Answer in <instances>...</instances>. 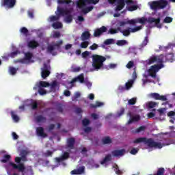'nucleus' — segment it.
I'll return each mask as SVG.
<instances>
[{"mask_svg": "<svg viewBox=\"0 0 175 175\" xmlns=\"http://www.w3.org/2000/svg\"><path fill=\"white\" fill-rule=\"evenodd\" d=\"M91 38V33H90V31H85L81 35V40L83 41L88 40Z\"/></svg>", "mask_w": 175, "mask_h": 175, "instance_id": "obj_26", "label": "nucleus"}, {"mask_svg": "<svg viewBox=\"0 0 175 175\" xmlns=\"http://www.w3.org/2000/svg\"><path fill=\"white\" fill-rule=\"evenodd\" d=\"M11 116L15 122H18V121H20V118H18V116L16 115L13 111H11Z\"/></svg>", "mask_w": 175, "mask_h": 175, "instance_id": "obj_41", "label": "nucleus"}, {"mask_svg": "<svg viewBox=\"0 0 175 175\" xmlns=\"http://www.w3.org/2000/svg\"><path fill=\"white\" fill-rule=\"evenodd\" d=\"M125 113V108L122 107L120 108V111L117 112L118 117H121V116H124Z\"/></svg>", "mask_w": 175, "mask_h": 175, "instance_id": "obj_49", "label": "nucleus"}, {"mask_svg": "<svg viewBox=\"0 0 175 175\" xmlns=\"http://www.w3.org/2000/svg\"><path fill=\"white\" fill-rule=\"evenodd\" d=\"M36 133L40 137H47V135L44 132V129L43 127H37Z\"/></svg>", "mask_w": 175, "mask_h": 175, "instance_id": "obj_19", "label": "nucleus"}, {"mask_svg": "<svg viewBox=\"0 0 175 175\" xmlns=\"http://www.w3.org/2000/svg\"><path fill=\"white\" fill-rule=\"evenodd\" d=\"M120 32L121 33H122L123 36H129V35H131V29H124V30H121L120 29Z\"/></svg>", "mask_w": 175, "mask_h": 175, "instance_id": "obj_37", "label": "nucleus"}, {"mask_svg": "<svg viewBox=\"0 0 175 175\" xmlns=\"http://www.w3.org/2000/svg\"><path fill=\"white\" fill-rule=\"evenodd\" d=\"M114 44V39L113 38H109L105 40L104 44L106 46H109V44Z\"/></svg>", "mask_w": 175, "mask_h": 175, "instance_id": "obj_45", "label": "nucleus"}, {"mask_svg": "<svg viewBox=\"0 0 175 175\" xmlns=\"http://www.w3.org/2000/svg\"><path fill=\"white\" fill-rule=\"evenodd\" d=\"M170 144H173L172 140L167 138H162L159 142H154V148L161 150V148H163L166 146H170Z\"/></svg>", "mask_w": 175, "mask_h": 175, "instance_id": "obj_5", "label": "nucleus"}, {"mask_svg": "<svg viewBox=\"0 0 175 175\" xmlns=\"http://www.w3.org/2000/svg\"><path fill=\"white\" fill-rule=\"evenodd\" d=\"M81 95V94H80V92H76L75 93L74 96L72 97V100L73 102H77V99H79V98H80Z\"/></svg>", "mask_w": 175, "mask_h": 175, "instance_id": "obj_39", "label": "nucleus"}, {"mask_svg": "<svg viewBox=\"0 0 175 175\" xmlns=\"http://www.w3.org/2000/svg\"><path fill=\"white\" fill-rule=\"evenodd\" d=\"M67 10L68 12H70V13L68 14H65V16H67L64 18V21L69 24L72 21H73V16H72V15L70 14L72 13V11L70 10H68V9H67Z\"/></svg>", "mask_w": 175, "mask_h": 175, "instance_id": "obj_24", "label": "nucleus"}, {"mask_svg": "<svg viewBox=\"0 0 175 175\" xmlns=\"http://www.w3.org/2000/svg\"><path fill=\"white\" fill-rule=\"evenodd\" d=\"M92 2H94V0H79L77 2V6L83 10L87 5H90Z\"/></svg>", "mask_w": 175, "mask_h": 175, "instance_id": "obj_13", "label": "nucleus"}, {"mask_svg": "<svg viewBox=\"0 0 175 175\" xmlns=\"http://www.w3.org/2000/svg\"><path fill=\"white\" fill-rule=\"evenodd\" d=\"M70 12L68 8H64L62 7L57 6V11L55 12L56 16H50L51 21H58L61 16L65 17V14H69Z\"/></svg>", "mask_w": 175, "mask_h": 175, "instance_id": "obj_4", "label": "nucleus"}, {"mask_svg": "<svg viewBox=\"0 0 175 175\" xmlns=\"http://www.w3.org/2000/svg\"><path fill=\"white\" fill-rule=\"evenodd\" d=\"M27 46L29 49H36V47H39V42L34 40H30L28 42Z\"/></svg>", "mask_w": 175, "mask_h": 175, "instance_id": "obj_22", "label": "nucleus"}, {"mask_svg": "<svg viewBox=\"0 0 175 175\" xmlns=\"http://www.w3.org/2000/svg\"><path fill=\"white\" fill-rule=\"evenodd\" d=\"M92 58V66L95 70H99V69L103 68V63L106 61V57L100 55H93Z\"/></svg>", "mask_w": 175, "mask_h": 175, "instance_id": "obj_2", "label": "nucleus"}, {"mask_svg": "<svg viewBox=\"0 0 175 175\" xmlns=\"http://www.w3.org/2000/svg\"><path fill=\"white\" fill-rule=\"evenodd\" d=\"M117 46H125V44H128V41L125 40H120L116 42Z\"/></svg>", "mask_w": 175, "mask_h": 175, "instance_id": "obj_43", "label": "nucleus"}, {"mask_svg": "<svg viewBox=\"0 0 175 175\" xmlns=\"http://www.w3.org/2000/svg\"><path fill=\"white\" fill-rule=\"evenodd\" d=\"M129 105H135L136 104V98H133L128 101Z\"/></svg>", "mask_w": 175, "mask_h": 175, "instance_id": "obj_61", "label": "nucleus"}, {"mask_svg": "<svg viewBox=\"0 0 175 175\" xmlns=\"http://www.w3.org/2000/svg\"><path fill=\"white\" fill-rule=\"evenodd\" d=\"M36 121L38 123H39V122H46V121H47V118H46V117H44L42 115H39V116H37L36 117Z\"/></svg>", "mask_w": 175, "mask_h": 175, "instance_id": "obj_28", "label": "nucleus"}, {"mask_svg": "<svg viewBox=\"0 0 175 175\" xmlns=\"http://www.w3.org/2000/svg\"><path fill=\"white\" fill-rule=\"evenodd\" d=\"M107 31V27L105 26H102L100 28L96 29L94 32V38H99L103 33H105V32Z\"/></svg>", "mask_w": 175, "mask_h": 175, "instance_id": "obj_12", "label": "nucleus"}, {"mask_svg": "<svg viewBox=\"0 0 175 175\" xmlns=\"http://www.w3.org/2000/svg\"><path fill=\"white\" fill-rule=\"evenodd\" d=\"M64 43V41L62 40H60L57 43L54 44L53 45H49L47 46V51L50 54H53V55H57V53H53V51L57 49V50H59L61 48V45Z\"/></svg>", "mask_w": 175, "mask_h": 175, "instance_id": "obj_10", "label": "nucleus"}, {"mask_svg": "<svg viewBox=\"0 0 175 175\" xmlns=\"http://www.w3.org/2000/svg\"><path fill=\"white\" fill-rule=\"evenodd\" d=\"M52 27L54 28V29H59V28H62V23L60 22H56L53 23Z\"/></svg>", "mask_w": 175, "mask_h": 175, "instance_id": "obj_38", "label": "nucleus"}, {"mask_svg": "<svg viewBox=\"0 0 175 175\" xmlns=\"http://www.w3.org/2000/svg\"><path fill=\"white\" fill-rule=\"evenodd\" d=\"M133 143L134 144H139V143H144L145 146L152 148L154 147V139L152 138L147 137H139L135 139Z\"/></svg>", "mask_w": 175, "mask_h": 175, "instance_id": "obj_6", "label": "nucleus"}, {"mask_svg": "<svg viewBox=\"0 0 175 175\" xmlns=\"http://www.w3.org/2000/svg\"><path fill=\"white\" fill-rule=\"evenodd\" d=\"M76 81H79V83L83 84V83H84V74H80L77 76V77L72 79V83H75Z\"/></svg>", "mask_w": 175, "mask_h": 175, "instance_id": "obj_25", "label": "nucleus"}, {"mask_svg": "<svg viewBox=\"0 0 175 175\" xmlns=\"http://www.w3.org/2000/svg\"><path fill=\"white\" fill-rule=\"evenodd\" d=\"M137 152H139V148H133L130 151V154H131V155H136Z\"/></svg>", "mask_w": 175, "mask_h": 175, "instance_id": "obj_53", "label": "nucleus"}, {"mask_svg": "<svg viewBox=\"0 0 175 175\" xmlns=\"http://www.w3.org/2000/svg\"><path fill=\"white\" fill-rule=\"evenodd\" d=\"M154 62L163 64V62H167V59L165 55L161 54L159 56H154Z\"/></svg>", "mask_w": 175, "mask_h": 175, "instance_id": "obj_14", "label": "nucleus"}, {"mask_svg": "<svg viewBox=\"0 0 175 175\" xmlns=\"http://www.w3.org/2000/svg\"><path fill=\"white\" fill-rule=\"evenodd\" d=\"M154 99H156V100L162 101L167 100V98H166V96H160V94L158 93H154Z\"/></svg>", "mask_w": 175, "mask_h": 175, "instance_id": "obj_23", "label": "nucleus"}, {"mask_svg": "<svg viewBox=\"0 0 175 175\" xmlns=\"http://www.w3.org/2000/svg\"><path fill=\"white\" fill-rule=\"evenodd\" d=\"M90 56V52L85 51V52L82 53V58H87V57Z\"/></svg>", "mask_w": 175, "mask_h": 175, "instance_id": "obj_64", "label": "nucleus"}, {"mask_svg": "<svg viewBox=\"0 0 175 175\" xmlns=\"http://www.w3.org/2000/svg\"><path fill=\"white\" fill-rule=\"evenodd\" d=\"M10 158H11L10 155L5 154L3 156V159H1L2 163H6L7 162H9V161H10Z\"/></svg>", "mask_w": 175, "mask_h": 175, "instance_id": "obj_42", "label": "nucleus"}, {"mask_svg": "<svg viewBox=\"0 0 175 175\" xmlns=\"http://www.w3.org/2000/svg\"><path fill=\"white\" fill-rule=\"evenodd\" d=\"M69 157H70L69 152H64V154L62 155V159H63V161H65L66 159H68Z\"/></svg>", "mask_w": 175, "mask_h": 175, "instance_id": "obj_56", "label": "nucleus"}, {"mask_svg": "<svg viewBox=\"0 0 175 175\" xmlns=\"http://www.w3.org/2000/svg\"><path fill=\"white\" fill-rule=\"evenodd\" d=\"M38 93L40 94V95H46L47 94V92L43 88H39Z\"/></svg>", "mask_w": 175, "mask_h": 175, "instance_id": "obj_52", "label": "nucleus"}, {"mask_svg": "<svg viewBox=\"0 0 175 175\" xmlns=\"http://www.w3.org/2000/svg\"><path fill=\"white\" fill-rule=\"evenodd\" d=\"M20 32H21V33H23L24 35H27L28 34V29H27L26 27H22L20 29Z\"/></svg>", "mask_w": 175, "mask_h": 175, "instance_id": "obj_60", "label": "nucleus"}, {"mask_svg": "<svg viewBox=\"0 0 175 175\" xmlns=\"http://www.w3.org/2000/svg\"><path fill=\"white\" fill-rule=\"evenodd\" d=\"M169 5V2L166 0H158L154 1V10H161L165 9Z\"/></svg>", "mask_w": 175, "mask_h": 175, "instance_id": "obj_7", "label": "nucleus"}, {"mask_svg": "<svg viewBox=\"0 0 175 175\" xmlns=\"http://www.w3.org/2000/svg\"><path fill=\"white\" fill-rule=\"evenodd\" d=\"M148 43V37H145L144 40H143L142 43L139 45V49L143 50L144 47H146V44Z\"/></svg>", "mask_w": 175, "mask_h": 175, "instance_id": "obj_30", "label": "nucleus"}, {"mask_svg": "<svg viewBox=\"0 0 175 175\" xmlns=\"http://www.w3.org/2000/svg\"><path fill=\"white\" fill-rule=\"evenodd\" d=\"M17 70H18V68H16L14 67L10 68V73L12 75V76H14V75L17 73Z\"/></svg>", "mask_w": 175, "mask_h": 175, "instance_id": "obj_47", "label": "nucleus"}, {"mask_svg": "<svg viewBox=\"0 0 175 175\" xmlns=\"http://www.w3.org/2000/svg\"><path fill=\"white\" fill-rule=\"evenodd\" d=\"M57 110L59 111V113H64V107H62V105L59 104L57 105Z\"/></svg>", "mask_w": 175, "mask_h": 175, "instance_id": "obj_62", "label": "nucleus"}, {"mask_svg": "<svg viewBox=\"0 0 175 175\" xmlns=\"http://www.w3.org/2000/svg\"><path fill=\"white\" fill-rule=\"evenodd\" d=\"M10 166H12L13 169H18V172H22L23 173L24 170H25V166L23 163H19L18 165L14 163L10 162Z\"/></svg>", "mask_w": 175, "mask_h": 175, "instance_id": "obj_17", "label": "nucleus"}, {"mask_svg": "<svg viewBox=\"0 0 175 175\" xmlns=\"http://www.w3.org/2000/svg\"><path fill=\"white\" fill-rule=\"evenodd\" d=\"M127 116L130 117L129 120L128 121V124H132V122H137V121H139L140 116L139 115H136L135 116H132V112L129 111L127 113Z\"/></svg>", "mask_w": 175, "mask_h": 175, "instance_id": "obj_16", "label": "nucleus"}, {"mask_svg": "<svg viewBox=\"0 0 175 175\" xmlns=\"http://www.w3.org/2000/svg\"><path fill=\"white\" fill-rule=\"evenodd\" d=\"M146 107L148 110H150V109H154V102L151 101L146 104Z\"/></svg>", "mask_w": 175, "mask_h": 175, "instance_id": "obj_54", "label": "nucleus"}, {"mask_svg": "<svg viewBox=\"0 0 175 175\" xmlns=\"http://www.w3.org/2000/svg\"><path fill=\"white\" fill-rule=\"evenodd\" d=\"M142 28H143V27H142V26H137L134 28L129 27V29L131 33H134L135 32H137L138 31H140V29H142Z\"/></svg>", "mask_w": 175, "mask_h": 175, "instance_id": "obj_44", "label": "nucleus"}, {"mask_svg": "<svg viewBox=\"0 0 175 175\" xmlns=\"http://www.w3.org/2000/svg\"><path fill=\"white\" fill-rule=\"evenodd\" d=\"M93 10H94V6H89V7L84 8L82 10V12L83 13H84V14H87V13H90V12H92Z\"/></svg>", "mask_w": 175, "mask_h": 175, "instance_id": "obj_35", "label": "nucleus"}, {"mask_svg": "<svg viewBox=\"0 0 175 175\" xmlns=\"http://www.w3.org/2000/svg\"><path fill=\"white\" fill-rule=\"evenodd\" d=\"M39 87H40V88H42V87H44V88L50 87V83L46 82V81H40V83H39Z\"/></svg>", "mask_w": 175, "mask_h": 175, "instance_id": "obj_40", "label": "nucleus"}, {"mask_svg": "<svg viewBox=\"0 0 175 175\" xmlns=\"http://www.w3.org/2000/svg\"><path fill=\"white\" fill-rule=\"evenodd\" d=\"M120 31L121 27H118L117 29L111 28L109 29L108 33H109L110 35H114L116 33H118V32H120Z\"/></svg>", "mask_w": 175, "mask_h": 175, "instance_id": "obj_31", "label": "nucleus"}, {"mask_svg": "<svg viewBox=\"0 0 175 175\" xmlns=\"http://www.w3.org/2000/svg\"><path fill=\"white\" fill-rule=\"evenodd\" d=\"M90 120L85 118L82 120V125H83L84 126H88V125H90Z\"/></svg>", "mask_w": 175, "mask_h": 175, "instance_id": "obj_51", "label": "nucleus"}, {"mask_svg": "<svg viewBox=\"0 0 175 175\" xmlns=\"http://www.w3.org/2000/svg\"><path fill=\"white\" fill-rule=\"evenodd\" d=\"M129 12H134V10H137V5H131L127 8Z\"/></svg>", "mask_w": 175, "mask_h": 175, "instance_id": "obj_57", "label": "nucleus"}, {"mask_svg": "<svg viewBox=\"0 0 175 175\" xmlns=\"http://www.w3.org/2000/svg\"><path fill=\"white\" fill-rule=\"evenodd\" d=\"M76 144V139L75 137H69L66 141V148L70 150H75V144Z\"/></svg>", "mask_w": 175, "mask_h": 175, "instance_id": "obj_15", "label": "nucleus"}, {"mask_svg": "<svg viewBox=\"0 0 175 175\" xmlns=\"http://www.w3.org/2000/svg\"><path fill=\"white\" fill-rule=\"evenodd\" d=\"M57 3L59 5H69L72 3V0H57Z\"/></svg>", "mask_w": 175, "mask_h": 175, "instance_id": "obj_36", "label": "nucleus"}, {"mask_svg": "<svg viewBox=\"0 0 175 175\" xmlns=\"http://www.w3.org/2000/svg\"><path fill=\"white\" fill-rule=\"evenodd\" d=\"M99 46L96 43H94L92 46H90V50H96Z\"/></svg>", "mask_w": 175, "mask_h": 175, "instance_id": "obj_63", "label": "nucleus"}, {"mask_svg": "<svg viewBox=\"0 0 175 175\" xmlns=\"http://www.w3.org/2000/svg\"><path fill=\"white\" fill-rule=\"evenodd\" d=\"M115 172H116V174H118V175H122V171L120 170V168H119L118 165H116Z\"/></svg>", "mask_w": 175, "mask_h": 175, "instance_id": "obj_59", "label": "nucleus"}, {"mask_svg": "<svg viewBox=\"0 0 175 175\" xmlns=\"http://www.w3.org/2000/svg\"><path fill=\"white\" fill-rule=\"evenodd\" d=\"M33 57V55L29 52L25 53V59H26V61H27L28 64L30 62H33V61H31Z\"/></svg>", "mask_w": 175, "mask_h": 175, "instance_id": "obj_27", "label": "nucleus"}, {"mask_svg": "<svg viewBox=\"0 0 175 175\" xmlns=\"http://www.w3.org/2000/svg\"><path fill=\"white\" fill-rule=\"evenodd\" d=\"M133 85V80H130L129 82H126L125 84L126 89L129 90Z\"/></svg>", "mask_w": 175, "mask_h": 175, "instance_id": "obj_48", "label": "nucleus"}, {"mask_svg": "<svg viewBox=\"0 0 175 175\" xmlns=\"http://www.w3.org/2000/svg\"><path fill=\"white\" fill-rule=\"evenodd\" d=\"M111 161V154H108L105 156V157L100 161L101 165H105L107 162H110Z\"/></svg>", "mask_w": 175, "mask_h": 175, "instance_id": "obj_29", "label": "nucleus"}, {"mask_svg": "<svg viewBox=\"0 0 175 175\" xmlns=\"http://www.w3.org/2000/svg\"><path fill=\"white\" fill-rule=\"evenodd\" d=\"M102 142L104 144H111V143H113L111 138H110L109 136H106L105 137L103 138Z\"/></svg>", "mask_w": 175, "mask_h": 175, "instance_id": "obj_32", "label": "nucleus"}, {"mask_svg": "<svg viewBox=\"0 0 175 175\" xmlns=\"http://www.w3.org/2000/svg\"><path fill=\"white\" fill-rule=\"evenodd\" d=\"M50 66L47 65V64H44L43 68H42L41 77L42 79H46L50 76Z\"/></svg>", "mask_w": 175, "mask_h": 175, "instance_id": "obj_11", "label": "nucleus"}, {"mask_svg": "<svg viewBox=\"0 0 175 175\" xmlns=\"http://www.w3.org/2000/svg\"><path fill=\"white\" fill-rule=\"evenodd\" d=\"M163 174H165V168L163 167L159 168L156 175H163Z\"/></svg>", "mask_w": 175, "mask_h": 175, "instance_id": "obj_50", "label": "nucleus"}, {"mask_svg": "<svg viewBox=\"0 0 175 175\" xmlns=\"http://www.w3.org/2000/svg\"><path fill=\"white\" fill-rule=\"evenodd\" d=\"M89 44H90V42L83 41V42L81 43L80 46L81 49H87V47H88Z\"/></svg>", "mask_w": 175, "mask_h": 175, "instance_id": "obj_46", "label": "nucleus"}, {"mask_svg": "<svg viewBox=\"0 0 175 175\" xmlns=\"http://www.w3.org/2000/svg\"><path fill=\"white\" fill-rule=\"evenodd\" d=\"M143 76L145 79H143L144 84L150 81V80H148V77H152V79H154V66H150V68L146 70Z\"/></svg>", "mask_w": 175, "mask_h": 175, "instance_id": "obj_9", "label": "nucleus"}, {"mask_svg": "<svg viewBox=\"0 0 175 175\" xmlns=\"http://www.w3.org/2000/svg\"><path fill=\"white\" fill-rule=\"evenodd\" d=\"M172 21H173V18H172V17L167 16L164 19V23H165V24H169V23H172Z\"/></svg>", "mask_w": 175, "mask_h": 175, "instance_id": "obj_58", "label": "nucleus"}, {"mask_svg": "<svg viewBox=\"0 0 175 175\" xmlns=\"http://www.w3.org/2000/svg\"><path fill=\"white\" fill-rule=\"evenodd\" d=\"M138 23L142 25H146V24H152V23H154V18L142 17L128 20L127 21H120L119 23V25L120 27H124V25H126V24H129L130 25H135V24H137Z\"/></svg>", "mask_w": 175, "mask_h": 175, "instance_id": "obj_1", "label": "nucleus"}, {"mask_svg": "<svg viewBox=\"0 0 175 175\" xmlns=\"http://www.w3.org/2000/svg\"><path fill=\"white\" fill-rule=\"evenodd\" d=\"M154 27L157 28H162V24H161V18H154Z\"/></svg>", "mask_w": 175, "mask_h": 175, "instance_id": "obj_34", "label": "nucleus"}, {"mask_svg": "<svg viewBox=\"0 0 175 175\" xmlns=\"http://www.w3.org/2000/svg\"><path fill=\"white\" fill-rule=\"evenodd\" d=\"M58 85V82L57 81H53L49 86H51V91L52 92H55V88Z\"/></svg>", "mask_w": 175, "mask_h": 175, "instance_id": "obj_33", "label": "nucleus"}, {"mask_svg": "<svg viewBox=\"0 0 175 175\" xmlns=\"http://www.w3.org/2000/svg\"><path fill=\"white\" fill-rule=\"evenodd\" d=\"M110 5H117L115 8V12H120L125 8L126 5H133V0H107Z\"/></svg>", "mask_w": 175, "mask_h": 175, "instance_id": "obj_3", "label": "nucleus"}, {"mask_svg": "<svg viewBox=\"0 0 175 175\" xmlns=\"http://www.w3.org/2000/svg\"><path fill=\"white\" fill-rule=\"evenodd\" d=\"M163 64H158L154 65V80H157V72H159L162 68H164Z\"/></svg>", "mask_w": 175, "mask_h": 175, "instance_id": "obj_18", "label": "nucleus"}, {"mask_svg": "<svg viewBox=\"0 0 175 175\" xmlns=\"http://www.w3.org/2000/svg\"><path fill=\"white\" fill-rule=\"evenodd\" d=\"M17 3V0H1V6L7 9H13Z\"/></svg>", "mask_w": 175, "mask_h": 175, "instance_id": "obj_8", "label": "nucleus"}, {"mask_svg": "<svg viewBox=\"0 0 175 175\" xmlns=\"http://www.w3.org/2000/svg\"><path fill=\"white\" fill-rule=\"evenodd\" d=\"M85 170V167L81 166L77 170H74L71 171V174H83Z\"/></svg>", "mask_w": 175, "mask_h": 175, "instance_id": "obj_21", "label": "nucleus"}, {"mask_svg": "<svg viewBox=\"0 0 175 175\" xmlns=\"http://www.w3.org/2000/svg\"><path fill=\"white\" fill-rule=\"evenodd\" d=\"M111 154L113 157H122L125 154V149L113 150Z\"/></svg>", "mask_w": 175, "mask_h": 175, "instance_id": "obj_20", "label": "nucleus"}, {"mask_svg": "<svg viewBox=\"0 0 175 175\" xmlns=\"http://www.w3.org/2000/svg\"><path fill=\"white\" fill-rule=\"evenodd\" d=\"M135 65V63L133 61H129L128 64H126L127 69H132Z\"/></svg>", "mask_w": 175, "mask_h": 175, "instance_id": "obj_55", "label": "nucleus"}]
</instances>
